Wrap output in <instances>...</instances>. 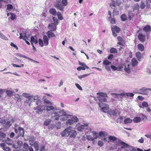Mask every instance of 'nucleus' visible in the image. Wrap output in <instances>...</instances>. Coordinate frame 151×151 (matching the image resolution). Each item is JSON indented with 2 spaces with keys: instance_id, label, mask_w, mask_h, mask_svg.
<instances>
[{
  "instance_id": "f257e3e1",
  "label": "nucleus",
  "mask_w": 151,
  "mask_h": 151,
  "mask_svg": "<svg viewBox=\"0 0 151 151\" xmlns=\"http://www.w3.org/2000/svg\"><path fill=\"white\" fill-rule=\"evenodd\" d=\"M70 112L65 111L64 110H61L58 112H53L51 114V119L52 121H58L59 119L60 120L64 121L69 118L68 116H72V115L70 114Z\"/></svg>"
},
{
  "instance_id": "f03ea898",
  "label": "nucleus",
  "mask_w": 151,
  "mask_h": 151,
  "mask_svg": "<svg viewBox=\"0 0 151 151\" xmlns=\"http://www.w3.org/2000/svg\"><path fill=\"white\" fill-rule=\"evenodd\" d=\"M71 127H69L65 129L61 134L62 136H69V137L72 138L74 137L77 134L76 131L72 129Z\"/></svg>"
},
{
  "instance_id": "7ed1b4c3",
  "label": "nucleus",
  "mask_w": 151,
  "mask_h": 151,
  "mask_svg": "<svg viewBox=\"0 0 151 151\" xmlns=\"http://www.w3.org/2000/svg\"><path fill=\"white\" fill-rule=\"evenodd\" d=\"M44 104L45 106V108L46 107V110L47 111L53 110L54 109V108L53 106H52V103L46 99L44 100Z\"/></svg>"
},
{
  "instance_id": "20e7f679",
  "label": "nucleus",
  "mask_w": 151,
  "mask_h": 151,
  "mask_svg": "<svg viewBox=\"0 0 151 151\" xmlns=\"http://www.w3.org/2000/svg\"><path fill=\"white\" fill-rule=\"evenodd\" d=\"M149 91H151V88L143 87L140 88L138 90V92L137 93L148 95L149 94Z\"/></svg>"
},
{
  "instance_id": "39448f33",
  "label": "nucleus",
  "mask_w": 151,
  "mask_h": 151,
  "mask_svg": "<svg viewBox=\"0 0 151 151\" xmlns=\"http://www.w3.org/2000/svg\"><path fill=\"white\" fill-rule=\"evenodd\" d=\"M78 121V119L75 116H72L71 119H68L66 122L67 125H71L77 122Z\"/></svg>"
},
{
  "instance_id": "423d86ee",
  "label": "nucleus",
  "mask_w": 151,
  "mask_h": 151,
  "mask_svg": "<svg viewBox=\"0 0 151 151\" xmlns=\"http://www.w3.org/2000/svg\"><path fill=\"white\" fill-rule=\"evenodd\" d=\"M99 105L100 107L101 108L102 111L104 112H108L109 109V106L106 104L102 102L99 103Z\"/></svg>"
},
{
  "instance_id": "0eeeda50",
  "label": "nucleus",
  "mask_w": 151,
  "mask_h": 151,
  "mask_svg": "<svg viewBox=\"0 0 151 151\" xmlns=\"http://www.w3.org/2000/svg\"><path fill=\"white\" fill-rule=\"evenodd\" d=\"M1 123L4 128L6 129H8L12 125V123L10 121L4 119L2 120Z\"/></svg>"
},
{
  "instance_id": "6e6552de",
  "label": "nucleus",
  "mask_w": 151,
  "mask_h": 151,
  "mask_svg": "<svg viewBox=\"0 0 151 151\" xmlns=\"http://www.w3.org/2000/svg\"><path fill=\"white\" fill-rule=\"evenodd\" d=\"M113 35L114 37H116L117 35V33L120 32V29L119 27L116 26H113L111 28Z\"/></svg>"
},
{
  "instance_id": "1a4fd4ad",
  "label": "nucleus",
  "mask_w": 151,
  "mask_h": 151,
  "mask_svg": "<svg viewBox=\"0 0 151 151\" xmlns=\"http://www.w3.org/2000/svg\"><path fill=\"white\" fill-rule=\"evenodd\" d=\"M108 114L110 115L117 116H119L120 114V112H119L116 109L114 110H110L108 112Z\"/></svg>"
},
{
  "instance_id": "9d476101",
  "label": "nucleus",
  "mask_w": 151,
  "mask_h": 151,
  "mask_svg": "<svg viewBox=\"0 0 151 151\" xmlns=\"http://www.w3.org/2000/svg\"><path fill=\"white\" fill-rule=\"evenodd\" d=\"M35 110L36 112L38 114H41L44 110L45 109V106L44 105L38 106L37 107H35Z\"/></svg>"
},
{
  "instance_id": "9b49d317",
  "label": "nucleus",
  "mask_w": 151,
  "mask_h": 151,
  "mask_svg": "<svg viewBox=\"0 0 151 151\" xmlns=\"http://www.w3.org/2000/svg\"><path fill=\"white\" fill-rule=\"evenodd\" d=\"M35 99V96L30 95L29 97L26 98L24 103L28 104L30 106L31 105V103Z\"/></svg>"
},
{
  "instance_id": "f8f14e48",
  "label": "nucleus",
  "mask_w": 151,
  "mask_h": 151,
  "mask_svg": "<svg viewBox=\"0 0 151 151\" xmlns=\"http://www.w3.org/2000/svg\"><path fill=\"white\" fill-rule=\"evenodd\" d=\"M30 36L29 34L27 32H25L23 34L20 33L19 38L20 39H23L24 40H29L28 38Z\"/></svg>"
},
{
  "instance_id": "ddd939ff",
  "label": "nucleus",
  "mask_w": 151,
  "mask_h": 151,
  "mask_svg": "<svg viewBox=\"0 0 151 151\" xmlns=\"http://www.w3.org/2000/svg\"><path fill=\"white\" fill-rule=\"evenodd\" d=\"M113 95L114 97L117 98L119 100L122 99L126 96V94H125V93H122L121 94L113 93Z\"/></svg>"
},
{
  "instance_id": "4468645a",
  "label": "nucleus",
  "mask_w": 151,
  "mask_h": 151,
  "mask_svg": "<svg viewBox=\"0 0 151 151\" xmlns=\"http://www.w3.org/2000/svg\"><path fill=\"white\" fill-rule=\"evenodd\" d=\"M55 7L60 11H63L64 9V6L61 3H55L54 4Z\"/></svg>"
},
{
  "instance_id": "2eb2a0df",
  "label": "nucleus",
  "mask_w": 151,
  "mask_h": 151,
  "mask_svg": "<svg viewBox=\"0 0 151 151\" xmlns=\"http://www.w3.org/2000/svg\"><path fill=\"white\" fill-rule=\"evenodd\" d=\"M56 25L55 24L51 23L49 24L48 27L51 31H54L56 29Z\"/></svg>"
},
{
  "instance_id": "dca6fc26",
  "label": "nucleus",
  "mask_w": 151,
  "mask_h": 151,
  "mask_svg": "<svg viewBox=\"0 0 151 151\" xmlns=\"http://www.w3.org/2000/svg\"><path fill=\"white\" fill-rule=\"evenodd\" d=\"M88 124H85L83 125H81L79 127L77 128V129L79 131L81 132L84 129H88Z\"/></svg>"
},
{
  "instance_id": "f3484780",
  "label": "nucleus",
  "mask_w": 151,
  "mask_h": 151,
  "mask_svg": "<svg viewBox=\"0 0 151 151\" xmlns=\"http://www.w3.org/2000/svg\"><path fill=\"white\" fill-rule=\"evenodd\" d=\"M34 101L35 102L36 104L39 106L41 105L42 103V101L38 98L37 96H35V99Z\"/></svg>"
},
{
  "instance_id": "a211bd4d",
  "label": "nucleus",
  "mask_w": 151,
  "mask_h": 151,
  "mask_svg": "<svg viewBox=\"0 0 151 151\" xmlns=\"http://www.w3.org/2000/svg\"><path fill=\"white\" fill-rule=\"evenodd\" d=\"M138 38L140 41L142 42L145 41L146 40L145 35H143L142 34H139L138 36Z\"/></svg>"
},
{
  "instance_id": "6ab92c4d",
  "label": "nucleus",
  "mask_w": 151,
  "mask_h": 151,
  "mask_svg": "<svg viewBox=\"0 0 151 151\" xmlns=\"http://www.w3.org/2000/svg\"><path fill=\"white\" fill-rule=\"evenodd\" d=\"M0 145L2 147L3 150L6 151H10L11 149L9 147H6V144L4 143H1L0 144Z\"/></svg>"
},
{
  "instance_id": "aec40b11",
  "label": "nucleus",
  "mask_w": 151,
  "mask_h": 151,
  "mask_svg": "<svg viewBox=\"0 0 151 151\" xmlns=\"http://www.w3.org/2000/svg\"><path fill=\"white\" fill-rule=\"evenodd\" d=\"M136 56L139 61H141L143 58V57L140 52H137L135 54Z\"/></svg>"
},
{
  "instance_id": "412c9836",
  "label": "nucleus",
  "mask_w": 151,
  "mask_h": 151,
  "mask_svg": "<svg viewBox=\"0 0 151 151\" xmlns=\"http://www.w3.org/2000/svg\"><path fill=\"white\" fill-rule=\"evenodd\" d=\"M52 31L49 30L47 32V34L49 38H50L52 37H55V35L53 32Z\"/></svg>"
},
{
  "instance_id": "4be33fe9",
  "label": "nucleus",
  "mask_w": 151,
  "mask_h": 151,
  "mask_svg": "<svg viewBox=\"0 0 151 151\" xmlns=\"http://www.w3.org/2000/svg\"><path fill=\"white\" fill-rule=\"evenodd\" d=\"M130 65L129 64H125L124 68V70L127 73H129L130 72Z\"/></svg>"
},
{
  "instance_id": "5701e85b",
  "label": "nucleus",
  "mask_w": 151,
  "mask_h": 151,
  "mask_svg": "<svg viewBox=\"0 0 151 151\" xmlns=\"http://www.w3.org/2000/svg\"><path fill=\"white\" fill-rule=\"evenodd\" d=\"M132 65L133 67H134L137 65L138 63V62L135 58H133L131 60Z\"/></svg>"
},
{
  "instance_id": "b1692460",
  "label": "nucleus",
  "mask_w": 151,
  "mask_h": 151,
  "mask_svg": "<svg viewBox=\"0 0 151 151\" xmlns=\"http://www.w3.org/2000/svg\"><path fill=\"white\" fill-rule=\"evenodd\" d=\"M35 38L34 36H32L31 37L30 42L32 45L33 44V43H34L35 44H37L38 42L37 38L35 36Z\"/></svg>"
},
{
  "instance_id": "393cba45",
  "label": "nucleus",
  "mask_w": 151,
  "mask_h": 151,
  "mask_svg": "<svg viewBox=\"0 0 151 151\" xmlns=\"http://www.w3.org/2000/svg\"><path fill=\"white\" fill-rule=\"evenodd\" d=\"M18 130L19 131V136L23 137L24 136V129L21 127H19L18 128Z\"/></svg>"
},
{
  "instance_id": "a878e982",
  "label": "nucleus",
  "mask_w": 151,
  "mask_h": 151,
  "mask_svg": "<svg viewBox=\"0 0 151 151\" xmlns=\"http://www.w3.org/2000/svg\"><path fill=\"white\" fill-rule=\"evenodd\" d=\"M43 41L45 46H47L48 44V39L46 35H44L43 38Z\"/></svg>"
},
{
  "instance_id": "bb28decb",
  "label": "nucleus",
  "mask_w": 151,
  "mask_h": 151,
  "mask_svg": "<svg viewBox=\"0 0 151 151\" xmlns=\"http://www.w3.org/2000/svg\"><path fill=\"white\" fill-rule=\"evenodd\" d=\"M137 48L141 51H143L144 49V46L142 44H139L137 45Z\"/></svg>"
},
{
  "instance_id": "cd10ccee",
  "label": "nucleus",
  "mask_w": 151,
  "mask_h": 151,
  "mask_svg": "<svg viewBox=\"0 0 151 151\" xmlns=\"http://www.w3.org/2000/svg\"><path fill=\"white\" fill-rule=\"evenodd\" d=\"M151 26L148 25H146L143 29V30L146 32L150 31H151Z\"/></svg>"
},
{
  "instance_id": "c85d7f7f",
  "label": "nucleus",
  "mask_w": 151,
  "mask_h": 151,
  "mask_svg": "<svg viewBox=\"0 0 151 151\" xmlns=\"http://www.w3.org/2000/svg\"><path fill=\"white\" fill-rule=\"evenodd\" d=\"M6 143L9 145H12L13 144V141L12 139L8 138L6 140Z\"/></svg>"
},
{
  "instance_id": "c756f323",
  "label": "nucleus",
  "mask_w": 151,
  "mask_h": 151,
  "mask_svg": "<svg viewBox=\"0 0 151 151\" xmlns=\"http://www.w3.org/2000/svg\"><path fill=\"white\" fill-rule=\"evenodd\" d=\"M49 12L53 15L55 16L56 15L57 12L56 10L54 8H51L50 9Z\"/></svg>"
},
{
  "instance_id": "7c9ffc66",
  "label": "nucleus",
  "mask_w": 151,
  "mask_h": 151,
  "mask_svg": "<svg viewBox=\"0 0 151 151\" xmlns=\"http://www.w3.org/2000/svg\"><path fill=\"white\" fill-rule=\"evenodd\" d=\"M141 120V118L139 117H136L134 118L133 119V121L135 123L139 122Z\"/></svg>"
},
{
  "instance_id": "2f4dec72",
  "label": "nucleus",
  "mask_w": 151,
  "mask_h": 151,
  "mask_svg": "<svg viewBox=\"0 0 151 151\" xmlns=\"http://www.w3.org/2000/svg\"><path fill=\"white\" fill-rule=\"evenodd\" d=\"M148 104L145 101H143L142 103V106L141 105H139V107L141 108H143V107H147L148 106Z\"/></svg>"
},
{
  "instance_id": "473e14b6",
  "label": "nucleus",
  "mask_w": 151,
  "mask_h": 151,
  "mask_svg": "<svg viewBox=\"0 0 151 151\" xmlns=\"http://www.w3.org/2000/svg\"><path fill=\"white\" fill-rule=\"evenodd\" d=\"M35 140V139L34 136L31 137L29 139V145H32Z\"/></svg>"
},
{
  "instance_id": "72a5a7b5",
  "label": "nucleus",
  "mask_w": 151,
  "mask_h": 151,
  "mask_svg": "<svg viewBox=\"0 0 151 151\" xmlns=\"http://www.w3.org/2000/svg\"><path fill=\"white\" fill-rule=\"evenodd\" d=\"M110 6L112 9H114L116 7V4L115 1L114 0H111V2L110 4Z\"/></svg>"
},
{
  "instance_id": "f704fd0d",
  "label": "nucleus",
  "mask_w": 151,
  "mask_h": 151,
  "mask_svg": "<svg viewBox=\"0 0 151 151\" xmlns=\"http://www.w3.org/2000/svg\"><path fill=\"white\" fill-rule=\"evenodd\" d=\"M52 121L51 119H46L45 120L44 122V124L45 125L48 126L50 124Z\"/></svg>"
},
{
  "instance_id": "c9c22d12",
  "label": "nucleus",
  "mask_w": 151,
  "mask_h": 151,
  "mask_svg": "<svg viewBox=\"0 0 151 151\" xmlns=\"http://www.w3.org/2000/svg\"><path fill=\"white\" fill-rule=\"evenodd\" d=\"M38 143V142H36L33 144L35 151H38L39 150V144Z\"/></svg>"
},
{
  "instance_id": "e433bc0d",
  "label": "nucleus",
  "mask_w": 151,
  "mask_h": 151,
  "mask_svg": "<svg viewBox=\"0 0 151 151\" xmlns=\"http://www.w3.org/2000/svg\"><path fill=\"white\" fill-rule=\"evenodd\" d=\"M122 21L124 22L126 21L127 19V16L124 14L122 15L120 17Z\"/></svg>"
},
{
  "instance_id": "4c0bfd02",
  "label": "nucleus",
  "mask_w": 151,
  "mask_h": 151,
  "mask_svg": "<svg viewBox=\"0 0 151 151\" xmlns=\"http://www.w3.org/2000/svg\"><path fill=\"white\" fill-rule=\"evenodd\" d=\"M99 134L101 137H105L107 135V133L105 132L101 131L99 132Z\"/></svg>"
},
{
  "instance_id": "58836bf2",
  "label": "nucleus",
  "mask_w": 151,
  "mask_h": 151,
  "mask_svg": "<svg viewBox=\"0 0 151 151\" xmlns=\"http://www.w3.org/2000/svg\"><path fill=\"white\" fill-rule=\"evenodd\" d=\"M6 93L8 96L9 97H11L13 95V91H10L9 90H7L6 91Z\"/></svg>"
},
{
  "instance_id": "ea45409f",
  "label": "nucleus",
  "mask_w": 151,
  "mask_h": 151,
  "mask_svg": "<svg viewBox=\"0 0 151 151\" xmlns=\"http://www.w3.org/2000/svg\"><path fill=\"white\" fill-rule=\"evenodd\" d=\"M132 120L130 118H127L124 121V123L125 124L130 123L132 122Z\"/></svg>"
},
{
  "instance_id": "a19ab883",
  "label": "nucleus",
  "mask_w": 151,
  "mask_h": 151,
  "mask_svg": "<svg viewBox=\"0 0 151 151\" xmlns=\"http://www.w3.org/2000/svg\"><path fill=\"white\" fill-rule=\"evenodd\" d=\"M110 52L111 53H116L117 52V50L115 48L112 47L110 49Z\"/></svg>"
},
{
  "instance_id": "79ce46f5",
  "label": "nucleus",
  "mask_w": 151,
  "mask_h": 151,
  "mask_svg": "<svg viewBox=\"0 0 151 151\" xmlns=\"http://www.w3.org/2000/svg\"><path fill=\"white\" fill-rule=\"evenodd\" d=\"M98 100L101 102H106V99L103 96L99 97L98 98Z\"/></svg>"
},
{
  "instance_id": "37998d69",
  "label": "nucleus",
  "mask_w": 151,
  "mask_h": 151,
  "mask_svg": "<svg viewBox=\"0 0 151 151\" xmlns=\"http://www.w3.org/2000/svg\"><path fill=\"white\" fill-rule=\"evenodd\" d=\"M111 62L109 61L107 59L105 60L103 62V64L105 65H109V64H111Z\"/></svg>"
},
{
  "instance_id": "c03bdc74",
  "label": "nucleus",
  "mask_w": 151,
  "mask_h": 151,
  "mask_svg": "<svg viewBox=\"0 0 151 151\" xmlns=\"http://www.w3.org/2000/svg\"><path fill=\"white\" fill-rule=\"evenodd\" d=\"M120 143L122 145H123V147H122V148H125L127 147H130V146L129 145L125 143L124 142H121Z\"/></svg>"
},
{
  "instance_id": "a18cd8bd",
  "label": "nucleus",
  "mask_w": 151,
  "mask_h": 151,
  "mask_svg": "<svg viewBox=\"0 0 151 151\" xmlns=\"http://www.w3.org/2000/svg\"><path fill=\"white\" fill-rule=\"evenodd\" d=\"M90 74H84L81 76H78V77L80 79H81L82 78H84L88 76Z\"/></svg>"
},
{
  "instance_id": "49530a36",
  "label": "nucleus",
  "mask_w": 151,
  "mask_h": 151,
  "mask_svg": "<svg viewBox=\"0 0 151 151\" xmlns=\"http://www.w3.org/2000/svg\"><path fill=\"white\" fill-rule=\"evenodd\" d=\"M86 139L89 141H93L94 139L93 137L92 136L90 135H87L86 136Z\"/></svg>"
},
{
  "instance_id": "de8ad7c7",
  "label": "nucleus",
  "mask_w": 151,
  "mask_h": 151,
  "mask_svg": "<svg viewBox=\"0 0 151 151\" xmlns=\"http://www.w3.org/2000/svg\"><path fill=\"white\" fill-rule=\"evenodd\" d=\"M145 5H145V3L144 1H141V4L140 5V7L141 9H144L145 8Z\"/></svg>"
},
{
  "instance_id": "09e8293b",
  "label": "nucleus",
  "mask_w": 151,
  "mask_h": 151,
  "mask_svg": "<svg viewBox=\"0 0 151 151\" xmlns=\"http://www.w3.org/2000/svg\"><path fill=\"white\" fill-rule=\"evenodd\" d=\"M93 135L94 136L93 138L94 139H97L98 137V134L95 131L93 132Z\"/></svg>"
},
{
  "instance_id": "8fccbe9b",
  "label": "nucleus",
  "mask_w": 151,
  "mask_h": 151,
  "mask_svg": "<svg viewBox=\"0 0 151 151\" xmlns=\"http://www.w3.org/2000/svg\"><path fill=\"white\" fill-rule=\"evenodd\" d=\"M109 139L113 141H116L117 140V138L115 137L110 136H109Z\"/></svg>"
},
{
  "instance_id": "3c124183",
  "label": "nucleus",
  "mask_w": 151,
  "mask_h": 151,
  "mask_svg": "<svg viewBox=\"0 0 151 151\" xmlns=\"http://www.w3.org/2000/svg\"><path fill=\"white\" fill-rule=\"evenodd\" d=\"M79 64L80 65L85 67L86 68H89V67L84 63H82L79 61Z\"/></svg>"
},
{
  "instance_id": "603ef678",
  "label": "nucleus",
  "mask_w": 151,
  "mask_h": 151,
  "mask_svg": "<svg viewBox=\"0 0 151 151\" xmlns=\"http://www.w3.org/2000/svg\"><path fill=\"white\" fill-rule=\"evenodd\" d=\"M116 4V6H119L122 3V1L121 0H116L115 1Z\"/></svg>"
},
{
  "instance_id": "864d4df0",
  "label": "nucleus",
  "mask_w": 151,
  "mask_h": 151,
  "mask_svg": "<svg viewBox=\"0 0 151 151\" xmlns=\"http://www.w3.org/2000/svg\"><path fill=\"white\" fill-rule=\"evenodd\" d=\"M57 15L58 16V19L60 20H62L63 19V17L61 14V13L59 12H58L57 13Z\"/></svg>"
},
{
  "instance_id": "5fc2aeb1",
  "label": "nucleus",
  "mask_w": 151,
  "mask_h": 151,
  "mask_svg": "<svg viewBox=\"0 0 151 151\" xmlns=\"http://www.w3.org/2000/svg\"><path fill=\"white\" fill-rule=\"evenodd\" d=\"M29 146L26 143H24L23 144V148L25 150H28L29 148Z\"/></svg>"
},
{
  "instance_id": "6e6d98bb",
  "label": "nucleus",
  "mask_w": 151,
  "mask_h": 151,
  "mask_svg": "<svg viewBox=\"0 0 151 151\" xmlns=\"http://www.w3.org/2000/svg\"><path fill=\"white\" fill-rule=\"evenodd\" d=\"M10 14L11 16L10 17V18L12 20H14L15 18V15L14 13H10Z\"/></svg>"
},
{
  "instance_id": "4d7b16f0",
  "label": "nucleus",
  "mask_w": 151,
  "mask_h": 151,
  "mask_svg": "<svg viewBox=\"0 0 151 151\" xmlns=\"http://www.w3.org/2000/svg\"><path fill=\"white\" fill-rule=\"evenodd\" d=\"M62 4L63 6H66L67 5L68 2L67 0H62Z\"/></svg>"
},
{
  "instance_id": "13d9d810",
  "label": "nucleus",
  "mask_w": 151,
  "mask_h": 151,
  "mask_svg": "<svg viewBox=\"0 0 151 151\" xmlns=\"http://www.w3.org/2000/svg\"><path fill=\"white\" fill-rule=\"evenodd\" d=\"M7 9L8 10H11L13 9V6L12 5L10 4H8L7 5Z\"/></svg>"
},
{
  "instance_id": "bf43d9fd",
  "label": "nucleus",
  "mask_w": 151,
  "mask_h": 151,
  "mask_svg": "<svg viewBox=\"0 0 151 151\" xmlns=\"http://www.w3.org/2000/svg\"><path fill=\"white\" fill-rule=\"evenodd\" d=\"M86 68H85V67L84 66H83V67L80 66V67H78L77 68V69L78 71H80L81 70H85Z\"/></svg>"
},
{
  "instance_id": "052dcab7",
  "label": "nucleus",
  "mask_w": 151,
  "mask_h": 151,
  "mask_svg": "<svg viewBox=\"0 0 151 151\" xmlns=\"http://www.w3.org/2000/svg\"><path fill=\"white\" fill-rule=\"evenodd\" d=\"M97 94H99L100 97L103 96L104 97H107V95L106 93H97Z\"/></svg>"
},
{
  "instance_id": "680f3d73",
  "label": "nucleus",
  "mask_w": 151,
  "mask_h": 151,
  "mask_svg": "<svg viewBox=\"0 0 151 151\" xmlns=\"http://www.w3.org/2000/svg\"><path fill=\"white\" fill-rule=\"evenodd\" d=\"M75 85L76 87L79 90L81 91H82L83 90L82 88L78 84L76 83Z\"/></svg>"
},
{
  "instance_id": "e2e57ef3",
  "label": "nucleus",
  "mask_w": 151,
  "mask_h": 151,
  "mask_svg": "<svg viewBox=\"0 0 151 151\" xmlns=\"http://www.w3.org/2000/svg\"><path fill=\"white\" fill-rule=\"evenodd\" d=\"M139 8V5L137 4H134V6L133 8L134 10H137Z\"/></svg>"
},
{
  "instance_id": "0e129e2a",
  "label": "nucleus",
  "mask_w": 151,
  "mask_h": 151,
  "mask_svg": "<svg viewBox=\"0 0 151 151\" xmlns=\"http://www.w3.org/2000/svg\"><path fill=\"white\" fill-rule=\"evenodd\" d=\"M15 97L19 101H21V96L19 94H17L15 95Z\"/></svg>"
},
{
  "instance_id": "69168bd1",
  "label": "nucleus",
  "mask_w": 151,
  "mask_h": 151,
  "mask_svg": "<svg viewBox=\"0 0 151 151\" xmlns=\"http://www.w3.org/2000/svg\"><path fill=\"white\" fill-rule=\"evenodd\" d=\"M125 94H126V96L128 97H133L134 96V94L132 93H128Z\"/></svg>"
},
{
  "instance_id": "338daca9",
  "label": "nucleus",
  "mask_w": 151,
  "mask_h": 151,
  "mask_svg": "<svg viewBox=\"0 0 151 151\" xmlns=\"http://www.w3.org/2000/svg\"><path fill=\"white\" fill-rule=\"evenodd\" d=\"M22 95L23 96L26 97V98L30 95L29 94L27 93H24Z\"/></svg>"
},
{
  "instance_id": "774afa93",
  "label": "nucleus",
  "mask_w": 151,
  "mask_h": 151,
  "mask_svg": "<svg viewBox=\"0 0 151 151\" xmlns=\"http://www.w3.org/2000/svg\"><path fill=\"white\" fill-rule=\"evenodd\" d=\"M53 19L54 22V23L56 25L58 24V19L55 18V17H53Z\"/></svg>"
}]
</instances>
